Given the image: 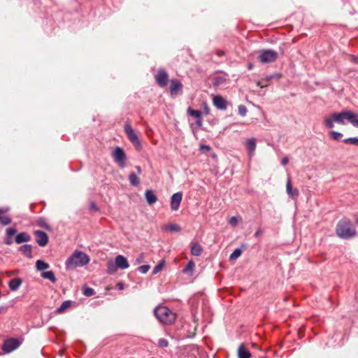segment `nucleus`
I'll list each match as a JSON object with an SVG mask.
<instances>
[{"mask_svg":"<svg viewBox=\"0 0 358 358\" xmlns=\"http://www.w3.org/2000/svg\"><path fill=\"white\" fill-rule=\"evenodd\" d=\"M355 222H356L357 224H358V218L356 219Z\"/></svg>","mask_w":358,"mask_h":358,"instance_id":"58","label":"nucleus"},{"mask_svg":"<svg viewBox=\"0 0 358 358\" xmlns=\"http://www.w3.org/2000/svg\"><path fill=\"white\" fill-rule=\"evenodd\" d=\"M213 105L219 110H226L227 107V101L220 95H214L213 97Z\"/></svg>","mask_w":358,"mask_h":358,"instance_id":"14","label":"nucleus"},{"mask_svg":"<svg viewBox=\"0 0 358 358\" xmlns=\"http://www.w3.org/2000/svg\"><path fill=\"white\" fill-rule=\"evenodd\" d=\"M22 283V280L20 278H13L10 280L8 283V287L10 290L15 291L17 290L21 284Z\"/></svg>","mask_w":358,"mask_h":358,"instance_id":"20","label":"nucleus"},{"mask_svg":"<svg viewBox=\"0 0 358 358\" xmlns=\"http://www.w3.org/2000/svg\"><path fill=\"white\" fill-rule=\"evenodd\" d=\"M38 224L40 227L47 229L50 230V227L45 222L44 220H41L38 221Z\"/></svg>","mask_w":358,"mask_h":358,"instance_id":"43","label":"nucleus"},{"mask_svg":"<svg viewBox=\"0 0 358 358\" xmlns=\"http://www.w3.org/2000/svg\"><path fill=\"white\" fill-rule=\"evenodd\" d=\"M228 78H229V76L227 74H224L222 76H217L214 77L213 80V86L218 87V86L222 85L228 80Z\"/></svg>","mask_w":358,"mask_h":358,"instance_id":"19","label":"nucleus"},{"mask_svg":"<svg viewBox=\"0 0 358 358\" xmlns=\"http://www.w3.org/2000/svg\"><path fill=\"white\" fill-rule=\"evenodd\" d=\"M31 239V237L29 235L24 232H21L18 234L15 237V242L17 244H20L24 242H28Z\"/></svg>","mask_w":358,"mask_h":358,"instance_id":"22","label":"nucleus"},{"mask_svg":"<svg viewBox=\"0 0 358 358\" xmlns=\"http://www.w3.org/2000/svg\"><path fill=\"white\" fill-rule=\"evenodd\" d=\"M237 222H238V219L235 216H233L231 217L229 220V223L232 225V226H235L237 224Z\"/></svg>","mask_w":358,"mask_h":358,"instance_id":"46","label":"nucleus"},{"mask_svg":"<svg viewBox=\"0 0 358 358\" xmlns=\"http://www.w3.org/2000/svg\"><path fill=\"white\" fill-rule=\"evenodd\" d=\"M289 162V159L287 157H285L282 159L281 160V164L283 165V166H286Z\"/></svg>","mask_w":358,"mask_h":358,"instance_id":"48","label":"nucleus"},{"mask_svg":"<svg viewBox=\"0 0 358 358\" xmlns=\"http://www.w3.org/2000/svg\"><path fill=\"white\" fill-rule=\"evenodd\" d=\"M334 122L335 121L334 120V117L332 114L329 117H325L324 118V124L328 129L333 128L334 127Z\"/></svg>","mask_w":358,"mask_h":358,"instance_id":"31","label":"nucleus"},{"mask_svg":"<svg viewBox=\"0 0 358 358\" xmlns=\"http://www.w3.org/2000/svg\"><path fill=\"white\" fill-rule=\"evenodd\" d=\"M145 197L148 205H152L157 201V196L152 189H147L145 191Z\"/></svg>","mask_w":358,"mask_h":358,"instance_id":"18","label":"nucleus"},{"mask_svg":"<svg viewBox=\"0 0 358 358\" xmlns=\"http://www.w3.org/2000/svg\"><path fill=\"white\" fill-rule=\"evenodd\" d=\"M36 236V241L39 246L44 247L48 244V236L46 233L41 230H36L34 231Z\"/></svg>","mask_w":358,"mask_h":358,"instance_id":"11","label":"nucleus"},{"mask_svg":"<svg viewBox=\"0 0 358 358\" xmlns=\"http://www.w3.org/2000/svg\"><path fill=\"white\" fill-rule=\"evenodd\" d=\"M248 68V69L251 70L253 68V65L252 64H249Z\"/></svg>","mask_w":358,"mask_h":358,"instance_id":"54","label":"nucleus"},{"mask_svg":"<svg viewBox=\"0 0 358 358\" xmlns=\"http://www.w3.org/2000/svg\"><path fill=\"white\" fill-rule=\"evenodd\" d=\"M158 345L161 348H166L169 345V342L166 339L161 338L158 341Z\"/></svg>","mask_w":358,"mask_h":358,"instance_id":"42","label":"nucleus"},{"mask_svg":"<svg viewBox=\"0 0 358 358\" xmlns=\"http://www.w3.org/2000/svg\"><path fill=\"white\" fill-rule=\"evenodd\" d=\"M17 232V230L13 227H10L6 229V236L8 237H11L15 235Z\"/></svg>","mask_w":358,"mask_h":358,"instance_id":"41","label":"nucleus"},{"mask_svg":"<svg viewBox=\"0 0 358 358\" xmlns=\"http://www.w3.org/2000/svg\"><path fill=\"white\" fill-rule=\"evenodd\" d=\"M238 354V358H250L251 357V354L249 350L243 345L239 347Z\"/></svg>","mask_w":358,"mask_h":358,"instance_id":"25","label":"nucleus"},{"mask_svg":"<svg viewBox=\"0 0 358 358\" xmlns=\"http://www.w3.org/2000/svg\"><path fill=\"white\" fill-rule=\"evenodd\" d=\"M265 84H267V85H268V82L264 81V82L262 83V85H265Z\"/></svg>","mask_w":358,"mask_h":358,"instance_id":"56","label":"nucleus"},{"mask_svg":"<svg viewBox=\"0 0 358 358\" xmlns=\"http://www.w3.org/2000/svg\"><path fill=\"white\" fill-rule=\"evenodd\" d=\"M199 150L202 152H207L210 150V147L208 145H201Z\"/></svg>","mask_w":358,"mask_h":358,"instance_id":"45","label":"nucleus"},{"mask_svg":"<svg viewBox=\"0 0 358 358\" xmlns=\"http://www.w3.org/2000/svg\"><path fill=\"white\" fill-rule=\"evenodd\" d=\"M278 53L273 50H261L259 51L258 59L262 64L271 63L276 60Z\"/></svg>","mask_w":358,"mask_h":358,"instance_id":"5","label":"nucleus"},{"mask_svg":"<svg viewBox=\"0 0 358 358\" xmlns=\"http://www.w3.org/2000/svg\"><path fill=\"white\" fill-rule=\"evenodd\" d=\"M155 78L159 87H164L167 85L169 76L166 71L163 69H158Z\"/></svg>","mask_w":358,"mask_h":358,"instance_id":"9","label":"nucleus"},{"mask_svg":"<svg viewBox=\"0 0 358 358\" xmlns=\"http://www.w3.org/2000/svg\"><path fill=\"white\" fill-rule=\"evenodd\" d=\"M4 243L6 245H10L13 243V241L10 239V237H8L7 236L5 239H4Z\"/></svg>","mask_w":358,"mask_h":358,"instance_id":"47","label":"nucleus"},{"mask_svg":"<svg viewBox=\"0 0 358 358\" xmlns=\"http://www.w3.org/2000/svg\"><path fill=\"white\" fill-rule=\"evenodd\" d=\"M223 54H224V53H223V52H222V51L218 52V55H222Z\"/></svg>","mask_w":358,"mask_h":358,"instance_id":"57","label":"nucleus"},{"mask_svg":"<svg viewBox=\"0 0 358 358\" xmlns=\"http://www.w3.org/2000/svg\"><path fill=\"white\" fill-rule=\"evenodd\" d=\"M163 267H164V262H159L153 268L152 273L153 274H157V273H159L163 268Z\"/></svg>","mask_w":358,"mask_h":358,"instance_id":"39","label":"nucleus"},{"mask_svg":"<svg viewBox=\"0 0 358 358\" xmlns=\"http://www.w3.org/2000/svg\"><path fill=\"white\" fill-rule=\"evenodd\" d=\"M357 121H358V117H357Z\"/></svg>","mask_w":358,"mask_h":358,"instance_id":"59","label":"nucleus"},{"mask_svg":"<svg viewBox=\"0 0 358 358\" xmlns=\"http://www.w3.org/2000/svg\"><path fill=\"white\" fill-rule=\"evenodd\" d=\"M91 208H93V209H97L96 206V205L94 203H92L91 204Z\"/></svg>","mask_w":358,"mask_h":358,"instance_id":"55","label":"nucleus"},{"mask_svg":"<svg viewBox=\"0 0 358 358\" xmlns=\"http://www.w3.org/2000/svg\"><path fill=\"white\" fill-rule=\"evenodd\" d=\"M248 110L244 105H240L238 106V113L241 116L245 117L247 114Z\"/></svg>","mask_w":358,"mask_h":358,"instance_id":"36","label":"nucleus"},{"mask_svg":"<svg viewBox=\"0 0 358 358\" xmlns=\"http://www.w3.org/2000/svg\"><path fill=\"white\" fill-rule=\"evenodd\" d=\"M169 229L173 231H180L181 230L180 227L176 224H170Z\"/></svg>","mask_w":358,"mask_h":358,"instance_id":"44","label":"nucleus"},{"mask_svg":"<svg viewBox=\"0 0 358 358\" xmlns=\"http://www.w3.org/2000/svg\"><path fill=\"white\" fill-rule=\"evenodd\" d=\"M114 162L117 164L119 167L124 168L127 159L126 154L124 150L120 147H116L113 152Z\"/></svg>","mask_w":358,"mask_h":358,"instance_id":"6","label":"nucleus"},{"mask_svg":"<svg viewBox=\"0 0 358 358\" xmlns=\"http://www.w3.org/2000/svg\"><path fill=\"white\" fill-rule=\"evenodd\" d=\"M286 192H287L288 196L293 199L297 198L299 195L298 189L292 188L290 179H289V178L287 179V182H286Z\"/></svg>","mask_w":358,"mask_h":358,"instance_id":"16","label":"nucleus"},{"mask_svg":"<svg viewBox=\"0 0 358 358\" xmlns=\"http://www.w3.org/2000/svg\"><path fill=\"white\" fill-rule=\"evenodd\" d=\"M41 276L44 279H48L52 282H55L57 281L55 273L52 271H43L41 273Z\"/></svg>","mask_w":358,"mask_h":358,"instance_id":"26","label":"nucleus"},{"mask_svg":"<svg viewBox=\"0 0 358 358\" xmlns=\"http://www.w3.org/2000/svg\"><path fill=\"white\" fill-rule=\"evenodd\" d=\"M203 251L202 247L198 243H193L191 246V253L194 256H200Z\"/></svg>","mask_w":358,"mask_h":358,"instance_id":"23","label":"nucleus"},{"mask_svg":"<svg viewBox=\"0 0 358 358\" xmlns=\"http://www.w3.org/2000/svg\"><path fill=\"white\" fill-rule=\"evenodd\" d=\"M36 267L37 270L43 272L45 271V269H48L50 265L44 261L38 259L36 262Z\"/></svg>","mask_w":358,"mask_h":358,"instance_id":"30","label":"nucleus"},{"mask_svg":"<svg viewBox=\"0 0 358 358\" xmlns=\"http://www.w3.org/2000/svg\"><path fill=\"white\" fill-rule=\"evenodd\" d=\"M182 89V84L180 81L177 79H173L171 80L169 90L172 96H176L179 92Z\"/></svg>","mask_w":358,"mask_h":358,"instance_id":"13","label":"nucleus"},{"mask_svg":"<svg viewBox=\"0 0 358 358\" xmlns=\"http://www.w3.org/2000/svg\"><path fill=\"white\" fill-rule=\"evenodd\" d=\"M128 179L132 186L136 187L140 183V179L134 172L129 173Z\"/></svg>","mask_w":358,"mask_h":358,"instance_id":"27","label":"nucleus"},{"mask_svg":"<svg viewBox=\"0 0 358 358\" xmlns=\"http://www.w3.org/2000/svg\"><path fill=\"white\" fill-rule=\"evenodd\" d=\"M334 120L340 124H345V120H348L352 125L358 128V115L350 110H345L341 113H333Z\"/></svg>","mask_w":358,"mask_h":358,"instance_id":"4","label":"nucleus"},{"mask_svg":"<svg viewBox=\"0 0 358 358\" xmlns=\"http://www.w3.org/2000/svg\"><path fill=\"white\" fill-rule=\"evenodd\" d=\"M83 294L86 296H91L94 294V290L91 287H85L83 290Z\"/></svg>","mask_w":358,"mask_h":358,"instance_id":"38","label":"nucleus"},{"mask_svg":"<svg viewBox=\"0 0 358 358\" xmlns=\"http://www.w3.org/2000/svg\"><path fill=\"white\" fill-rule=\"evenodd\" d=\"M241 254H242V250L239 248H236L230 255L229 259H230V260L236 259L241 255Z\"/></svg>","mask_w":358,"mask_h":358,"instance_id":"33","label":"nucleus"},{"mask_svg":"<svg viewBox=\"0 0 358 358\" xmlns=\"http://www.w3.org/2000/svg\"><path fill=\"white\" fill-rule=\"evenodd\" d=\"M330 136L332 139L335 141H339L343 136V134L338 131H331L330 132Z\"/></svg>","mask_w":358,"mask_h":358,"instance_id":"34","label":"nucleus"},{"mask_svg":"<svg viewBox=\"0 0 358 358\" xmlns=\"http://www.w3.org/2000/svg\"><path fill=\"white\" fill-rule=\"evenodd\" d=\"M343 142L345 143L358 145V138H357V137L348 138L344 139Z\"/></svg>","mask_w":358,"mask_h":358,"instance_id":"35","label":"nucleus"},{"mask_svg":"<svg viewBox=\"0 0 358 358\" xmlns=\"http://www.w3.org/2000/svg\"><path fill=\"white\" fill-rule=\"evenodd\" d=\"M182 199V194L180 192L173 194L171 197V209L176 211L179 209Z\"/></svg>","mask_w":358,"mask_h":358,"instance_id":"10","label":"nucleus"},{"mask_svg":"<svg viewBox=\"0 0 358 358\" xmlns=\"http://www.w3.org/2000/svg\"><path fill=\"white\" fill-rule=\"evenodd\" d=\"M136 169L138 174H141L142 173V169L140 166H136Z\"/></svg>","mask_w":358,"mask_h":358,"instance_id":"52","label":"nucleus"},{"mask_svg":"<svg viewBox=\"0 0 358 358\" xmlns=\"http://www.w3.org/2000/svg\"><path fill=\"white\" fill-rule=\"evenodd\" d=\"M117 286L119 287L120 289H123V288H124V285L122 282H118L117 284Z\"/></svg>","mask_w":358,"mask_h":358,"instance_id":"53","label":"nucleus"},{"mask_svg":"<svg viewBox=\"0 0 358 358\" xmlns=\"http://www.w3.org/2000/svg\"><path fill=\"white\" fill-rule=\"evenodd\" d=\"M204 112L206 114H208L210 112V109L206 104H205V106H204Z\"/></svg>","mask_w":358,"mask_h":358,"instance_id":"51","label":"nucleus"},{"mask_svg":"<svg viewBox=\"0 0 358 358\" xmlns=\"http://www.w3.org/2000/svg\"><path fill=\"white\" fill-rule=\"evenodd\" d=\"M154 315L163 324L169 325L173 324L176 319V315L166 306H158L154 309Z\"/></svg>","mask_w":358,"mask_h":358,"instance_id":"3","label":"nucleus"},{"mask_svg":"<svg viewBox=\"0 0 358 358\" xmlns=\"http://www.w3.org/2000/svg\"><path fill=\"white\" fill-rule=\"evenodd\" d=\"M195 264L192 260L188 262L187 264L182 269V273L192 275L194 271Z\"/></svg>","mask_w":358,"mask_h":358,"instance_id":"24","label":"nucleus"},{"mask_svg":"<svg viewBox=\"0 0 358 358\" xmlns=\"http://www.w3.org/2000/svg\"><path fill=\"white\" fill-rule=\"evenodd\" d=\"M115 265H116V263L115 261L113 262L112 260H109L107 262V273L109 274L115 273L117 271V270L118 269L117 266H115Z\"/></svg>","mask_w":358,"mask_h":358,"instance_id":"29","label":"nucleus"},{"mask_svg":"<svg viewBox=\"0 0 358 358\" xmlns=\"http://www.w3.org/2000/svg\"><path fill=\"white\" fill-rule=\"evenodd\" d=\"M262 234V230L260 228H259V229L256 231V232L255 233L254 236H255V237H259Z\"/></svg>","mask_w":358,"mask_h":358,"instance_id":"49","label":"nucleus"},{"mask_svg":"<svg viewBox=\"0 0 358 358\" xmlns=\"http://www.w3.org/2000/svg\"><path fill=\"white\" fill-rule=\"evenodd\" d=\"M150 266L149 265H142V266H140L138 268V270L139 271V272H141V273L143 274H145L146 273L148 272V271L150 270Z\"/></svg>","mask_w":358,"mask_h":358,"instance_id":"40","label":"nucleus"},{"mask_svg":"<svg viewBox=\"0 0 358 358\" xmlns=\"http://www.w3.org/2000/svg\"><path fill=\"white\" fill-rule=\"evenodd\" d=\"M0 222L3 225H8L11 222V219L7 216L0 215Z\"/></svg>","mask_w":358,"mask_h":358,"instance_id":"37","label":"nucleus"},{"mask_svg":"<svg viewBox=\"0 0 358 358\" xmlns=\"http://www.w3.org/2000/svg\"><path fill=\"white\" fill-rule=\"evenodd\" d=\"M19 250L27 257L32 258V247L31 245H23L20 247Z\"/></svg>","mask_w":358,"mask_h":358,"instance_id":"21","label":"nucleus"},{"mask_svg":"<svg viewBox=\"0 0 358 358\" xmlns=\"http://www.w3.org/2000/svg\"><path fill=\"white\" fill-rule=\"evenodd\" d=\"M245 145L247 148V150L249 152V157L252 158L254 155L255 149H256V140L255 138H251L248 139Z\"/></svg>","mask_w":358,"mask_h":358,"instance_id":"17","label":"nucleus"},{"mask_svg":"<svg viewBox=\"0 0 358 358\" xmlns=\"http://www.w3.org/2000/svg\"><path fill=\"white\" fill-rule=\"evenodd\" d=\"M71 301H64L59 308H57L56 312L57 313H64L68 308L71 306Z\"/></svg>","mask_w":358,"mask_h":358,"instance_id":"32","label":"nucleus"},{"mask_svg":"<svg viewBox=\"0 0 358 358\" xmlns=\"http://www.w3.org/2000/svg\"><path fill=\"white\" fill-rule=\"evenodd\" d=\"M280 77V74H278V73H275V74H271V75H269V76H267L266 78L262 79L261 80H259L258 83H257V85L259 86L260 87H266L267 86V84H265V85H262V82H270L273 78H279Z\"/></svg>","mask_w":358,"mask_h":358,"instance_id":"28","label":"nucleus"},{"mask_svg":"<svg viewBox=\"0 0 358 358\" xmlns=\"http://www.w3.org/2000/svg\"><path fill=\"white\" fill-rule=\"evenodd\" d=\"M8 210V208H0V215L6 213Z\"/></svg>","mask_w":358,"mask_h":358,"instance_id":"50","label":"nucleus"},{"mask_svg":"<svg viewBox=\"0 0 358 358\" xmlns=\"http://www.w3.org/2000/svg\"><path fill=\"white\" fill-rule=\"evenodd\" d=\"M21 343L22 341L18 338H9L3 342L2 349L5 352L9 353L18 348Z\"/></svg>","mask_w":358,"mask_h":358,"instance_id":"8","label":"nucleus"},{"mask_svg":"<svg viewBox=\"0 0 358 358\" xmlns=\"http://www.w3.org/2000/svg\"><path fill=\"white\" fill-rule=\"evenodd\" d=\"M336 234L341 239L349 240L355 238L357 231L352 222L347 217L338 221L335 229Z\"/></svg>","mask_w":358,"mask_h":358,"instance_id":"1","label":"nucleus"},{"mask_svg":"<svg viewBox=\"0 0 358 358\" xmlns=\"http://www.w3.org/2000/svg\"><path fill=\"white\" fill-rule=\"evenodd\" d=\"M115 262L116 263L115 266H117L118 268L126 269L129 266L127 258L124 257L123 255H117L115 259Z\"/></svg>","mask_w":358,"mask_h":358,"instance_id":"15","label":"nucleus"},{"mask_svg":"<svg viewBox=\"0 0 358 358\" xmlns=\"http://www.w3.org/2000/svg\"><path fill=\"white\" fill-rule=\"evenodd\" d=\"M89 261L90 258L85 253L76 250L66 259L65 266L67 270H73L87 264Z\"/></svg>","mask_w":358,"mask_h":358,"instance_id":"2","label":"nucleus"},{"mask_svg":"<svg viewBox=\"0 0 358 358\" xmlns=\"http://www.w3.org/2000/svg\"><path fill=\"white\" fill-rule=\"evenodd\" d=\"M124 129L129 140L137 149H140L141 147V141L138 136L135 134L132 127L129 124H126Z\"/></svg>","mask_w":358,"mask_h":358,"instance_id":"7","label":"nucleus"},{"mask_svg":"<svg viewBox=\"0 0 358 358\" xmlns=\"http://www.w3.org/2000/svg\"><path fill=\"white\" fill-rule=\"evenodd\" d=\"M187 114L193 117H195L196 119V125L197 127L200 128L203 125V117L201 115V112L198 110L192 109V108L189 107L187 108Z\"/></svg>","mask_w":358,"mask_h":358,"instance_id":"12","label":"nucleus"}]
</instances>
